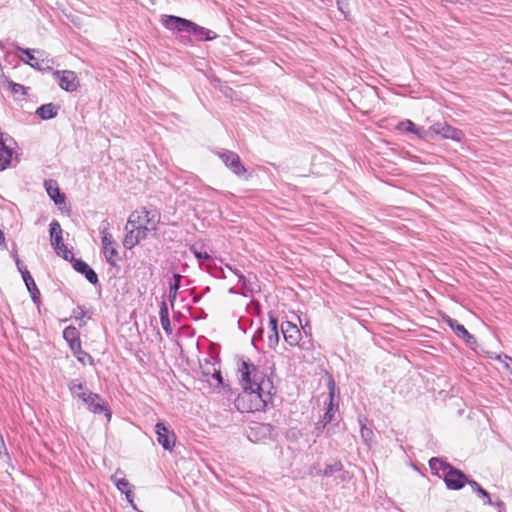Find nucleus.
<instances>
[{
    "mask_svg": "<svg viewBox=\"0 0 512 512\" xmlns=\"http://www.w3.org/2000/svg\"><path fill=\"white\" fill-rule=\"evenodd\" d=\"M190 251L194 254L195 258L198 260L201 265L203 261H207L211 259V255L207 252H202L196 248L195 245L190 247Z\"/></svg>",
    "mask_w": 512,
    "mask_h": 512,
    "instance_id": "nucleus-35",
    "label": "nucleus"
},
{
    "mask_svg": "<svg viewBox=\"0 0 512 512\" xmlns=\"http://www.w3.org/2000/svg\"><path fill=\"white\" fill-rule=\"evenodd\" d=\"M281 332L285 342L290 346H296L301 339V332L297 325L290 321L281 324Z\"/></svg>",
    "mask_w": 512,
    "mask_h": 512,
    "instance_id": "nucleus-16",
    "label": "nucleus"
},
{
    "mask_svg": "<svg viewBox=\"0 0 512 512\" xmlns=\"http://www.w3.org/2000/svg\"><path fill=\"white\" fill-rule=\"evenodd\" d=\"M163 330L166 334L170 335L172 333L171 323L169 318L160 319Z\"/></svg>",
    "mask_w": 512,
    "mask_h": 512,
    "instance_id": "nucleus-47",
    "label": "nucleus"
},
{
    "mask_svg": "<svg viewBox=\"0 0 512 512\" xmlns=\"http://www.w3.org/2000/svg\"><path fill=\"white\" fill-rule=\"evenodd\" d=\"M11 257L15 260L20 259L17 253L16 245L14 244V248L11 251Z\"/></svg>",
    "mask_w": 512,
    "mask_h": 512,
    "instance_id": "nucleus-53",
    "label": "nucleus"
},
{
    "mask_svg": "<svg viewBox=\"0 0 512 512\" xmlns=\"http://www.w3.org/2000/svg\"><path fill=\"white\" fill-rule=\"evenodd\" d=\"M135 236H137L138 240L141 241L147 236V232L151 231L150 229H147L145 227H139V226H131Z\"/></svg>",
    "mask_w": 512,
    "mask_h": 512,
    "instance_id": "nucleus-41",
    "label": "nucleus"
},
{
    "mask_svg": "<svg viewBox=\"0 0 512 512\" xmlns=\"http://www.w3.org/2000/svg\"><path fill=\"white\" fill-rule=\"evenodd\" d=\"M182 278H183L182 275H180L179 273H173L171 279L169 280L168 299H169V302L172 307L174 306V303H175L177 295H178V291L181 287Z\"/></svg>",
    "mask_w": 512,
    "mask_h": 512,
    "instance_id": "nucleus-25",
    "label": "nucleus"
},
{
    "mask_svg": "<svg viewBox=\"0 0 512 512\" xmlns=\"http://www.w3.org/2000/svg\"><path fill=\"white\" fill-rule=\"evenodd\" d=\"M338 10L344 15L345 19H348L349 15V3L348 0H337L336 2Z\"/></svg>",
    "mask_w": 512,
    "mask_h": 512,
    "instance_id": "nucleus-37",
    "label": "nucleus"
},
{
    "mask_svg": "<svg viewBox=\"0 0 512 512\" xmlns=\"http://www.w3.org/2000/svg\"><path fill=\"white\" fill-rule=\"evenodd\" d=\"M277 436L276 428L270 423H253L248 430L247 437L251 442H261L274 439Z\"/></svg>",
    "mask_w": 512,
    "mask_h": 512,
    "instance_id": "nucleus-6",
    "label": "nucleus"
},
{
    "mask_svg": "<svg viewBox=\"0 0 512 512\" xmlns=\"http://www.w3.org/2000/svg\"><path fill=\"white\" fill-rule=\"evenodd\" d=\"M442 320L448 327H450L455 334L463 339V341L469 345L473 346L477 344L476 338L469 333V331L464 327V325L460 324L456 319H453L452 317L448 315H444L442 317Z\"/></svg>",
    "mask_w": 512,
    "mask_h": 512,
    "instance_id": "nucleus-13",
    "label": "nucleus"
},
{
    "mask_svg": "<svg viewBox=\"0 0 512 512\" xmlns=\"http://www.w3.org/2000/svg\"><path fill=\"white\" fill-rule=\"evenodd\" d=\"M471 479L460 469L453 467L444 475V483L448 490H460L468 485Z\"/></svg>",
    "mask_w": 512,
    "mask_h": 512,
    "instance_id": "nucleus-10",
    "label": "nucleus"
},
{
    "mask_svg": "<svg viewBox=\"0 0 512 512\" xmlns=\"http://www.w3.org/2000/svg\"><path fill=\"white\" fill-rule=\"evenodd\" d=\"M493 506H496L498 508V512H505V504L502 500L497 499L496 501H494Z\"/></svg>",
    "mask_w": 512,
    "mask_h": 512,
    "instance_id": "nucleus-50",
    "label": "nucleus"
},
{
    "mask_svg": "<svg viewBox=\"0 0 512 512\" xmlns=\"http://www.w3.org/2000/svg\"><path fill=\"white\" fill-rule=\"evenodd\" d=\"M396 129L400 132H406L416 135L420 139H426L429 136V131H427L423 127L417 126L413 121L409 119L400 121L397 124Z\"/></svg>",
    "mask_w": 512,
    "mask_h": 512,
    "instance_id": "nucleus-19",
    "label": "nucleus"
},
{
    "mask_svg": "<svg viewBox=\"0 0 512 512\" xmlns=\"http://www.w3.org/2000/svg\"><path fill=\"white\" fill-rule=\"evenodd\" d=\"M7 82L9 84V88L13 94H19V93L23 94V95L26 94L25 87L23 85H21L19 83H15L13 81H9V80H7Z\"/></svg>",
    "mask_w": 512,
    "mask_h": 512,
    "instance_id": "nucleus-39",
    "label": "nucleus"
},
{
    "mask_svg": "<svg viewBox=\"0 0 512 512\" xmlns=\"http://www.w3.org/2000/svg\"><path fill=\"white\" fill-rule=\"evenodd\" d=\"M84 316L85 313L81 307H77V309L74 310V317L76 320L80 321V326L85 324V322L83 321Z\"/></svg>",
    "mask_w": 512,
    "mask_h": 512,
    "instance_id": "nucleus-46",
    "label": "nucleus"
},
{
    "mask_svg": "<svg viewBox=\"0 0 512 512\" xmlns=\"http://www.w3.org/2000/svg\"><path fill=\"white\" fill-rule=\"evenodd\" d=\"M328 388H329V403H328V406H327V409H326L324 415L321 418L323 423L327 424V425L333 420L334 412L338 408V405L334 403L335 382L333 379L329 380Z\"/></svg>",
    "mask_w": 512,
    "mask_h": 512,
    "instance_id": "nucleus-23",
    "label": "nucleus"
},
{
    "mask_svg": "<svg viewBox=\"0 0 512 512\" xmlns=\"http://www.w3.org/2000/svg\"><path fill=\"white\" fill-rule=\"evenodd\" d=\"M21 276H22V279L25 283V285H29V284H32L34 279L33 277L31 276L30 272L28 271V269L22 271L21 273Z\"/></svg>",
    "mask_w": 512,
    "mask_h": 512,
    "instance_id": "nucleus-48",
    "label": "nucleus"
},
{
    "mask_svg": "<svg viewBox=\"0 0 512 512\" xmlns=\"http://www.w3.org/2000/svg\"><path fill=\"white\" fill-rule=\"evenodd\" d=\"M118 475H124V473L118 469L111 477L112 482L121 493L125 494L127 501L131 504L133 509L137 510V507L133 501L134 494L131 490L130 483L124 477L118 478Z\"/></svg>",
    "mask_w": 512,
    "mask_h": 512,
    "instance_id": "nucleus-15",
    "label": "nucleus"
},
{
    "mask_svg": "<svg viewBox=\"0 0 512 512\" xmlns=\"http://www.w3.org/2000/svg\"><path fill=\"white\" fill-rule=\"evenodd\" d=\"M110 223L107 219L103 220L99 225V232L101 234L103 254L108 264L115 267L117 266L119 255L115 246V241L109 233Z\"/></svg>",
    "mask_w": 512,
    "mask_h": 512,
    "instance_id": "nucleus-5",
    "label": "nucleus"
},
{
    "mask_svg": "<svg viewBox=\"0 0 512 512\" xmlns=\"http://www.w3.org/2000/svg\"><path fill=\"white\" fill-rule=\"evenodd\" d=\"M84 404L87 409L94 414H104L107 421L109 422L112 417V412L108 404L102 399L97 393H90L87 398L84 399Z\"/></svg>",
    "mask_w": 512,
    "mask_h": 512,
    "instance_id": "nucleus-7",
    "label": "nucleus"
},
{
    "mask_svg": "<svg viewBox=\"0 0 512 512\" xmlns=\"http://www.w3.org/2000/svg\"><path fill=\"white\" fill-rule=\"evenodd\" d=\"M160 214L156 209L147 210L145 207L132 212L129 216L126 229L129 226L145 227L150 230H155L159 222Z\"/></svg>",
    "mask_w": 512,
    "mask_h": 512,
    "instance_id": "nucleus-4",
    "label": "nucleus"
},
{
    "mask_svg": "<svg viewBox=\"0 0 512 512\" xmlns=\"http://www.w3.org/2000/svg\"><path fill=\"white\" fill-rule=\"evenodd\" d=\"M92 393L91 391H82L80 394H78L77 396H75L74 398H78L80 399L83 403H84V399L87 398V395Z\"/></svg>",
    "mask_w": 512,
    "mask_h": 512,
    "instance_id": "nucleus-52",
    "label": "nucleus"
},
{
    "mask_svg": "<svg viewBox=\"0 0 512 512\" xmlns=\"http://www.w3.org/2000/svg\"><path fill=\"white\" fill-rule=\"evenodd\" d=\"M429 134L440 135L444 139H451L460 142L464 136L460 129H457L446 122H436L429 128Z\"/></svg>",
    "mask_w": 512,
    "mask_h": 512,
    "instance_id": "nucleus-8",
    "label": "nucleus"
},
{
    "mask_svg": "<svg viewBox=\"0 0 512 512\" xmlns=\"http://www.w3.org/2000/svg\"><path fill=\"white\" fill-rule=\"evenodd\" d=\"M160 319L169 318V310L165 301L161 302L160 310H159Z\"/></svg>",
    "mask_w": 512,
    "mask_h": 512,
    "instance_id": "nucleus-45",
    "label": "nucleus"
},
{
    "mask_svg": "<svg viewBox=\"0 0 512 512\" xmlns=\"http://www.w3.org/2000/svg\"><path fill=\"white\" fill-rule=\"evenodd\" d=\"M214 380H216L218 386H222L224 383L220 366L217 368H212V375H210Z\"/></svg>",
    "mask_w": 512,
    "mask_h": 512,
    "instance_id": "nucleus-42",
    "label": "nucleus"
},
{
    "mask_svg": "<svg viewBox=\"0 0 512 512\" xmlns=\"http://www.w3.org/2000/svg\"><path fill=\"white\" fill-rule=\"evenodd\" d=\"M269 327L267 331V347L270 349H275L279 343V331H278V319L272 313L269 312Z\"/></svg>",
    "mask_w": 512,
    "mask_h": 512,
    "instance_id": "nucleus-18",
    "label": "nucleus"
},
{
    "mask_svg": "<svg viewBox=\"0 0 512 512\" xmlns=\"http://www.w3.org/2000/svg\"><path fill=\"white\" fill-rule=\"evenodd\" d=\"M15 264L20 273L27 269V267L22 263V261L20 259L15 260Z\"/></svg>",
    "mask_w": 512,
    "mask_h": 512,
    "instance_id": "nucleus-51",
    "label": "nucleus"
},
{
    "mask_svg": "<svg viewBox=\"0 0 512 512\" xmlns=\"http://www.w3.org/2000/svg\"><path fill=\"white\" fill-rule=\"evenodd\" d=\"M56 80H58L59 86L61 89L67 92L76 91L79 82L76 76V73L71 70H57L53 73Z\"/></svg>",
    "mask_w": 512,
    "mask_h": 512,
    "instance_id": "nucleus-12",
    "label": "nucleus"
},
{
    "mask_svg": "<svg viewBox=\"0 0 512 512\" xmlns=\"http://www.w3.org/2000/svg\"><path fill=\"white\" fill-rule=\"evenodd\" d=\"M229 293L230 294H241V292L236 291V289L233 287L229 289Z\"/></svg>",
    "mask_w": 512,
    "mask_h": 512,
    "instance_id": "nucleus-55",
    "label": "nucleus"
},
{
    "mask_svg": "<svg viewBox=\"0 0 512 512\" xmlns=\"http://www.w3.org/2000/svg\"><path fill=\"white\" fill-rule=\"evenodd\" d=\"M45 188L49 197L54 201L56 205H61L65 202L66 196L60 191L59 187L56 185V182H45Z\"/></svg>",
    "mask_w": 512,
    "mask_h": 512,
    "instance_id": "nucleus-24",
    "label": "nucleus"
},
{
    "mask_svg": "<svg viewBox=\"0 0 512 512\" xmlns=\"http://www.w3.org/2000/svg\"><path fill=\"white\" fill-rule=\"evenodd\" d=\"M63 338L81 364L85 365L88 363L89 365H94L93 357L82 349L80 333L76 327H66L63 331Z\"/></svg>",
    "mask_w": 512,
    "mask_h": 512,
    "instance_id": "nucleus-3",
    "label": "nucleus"
},
{
    "mask_svg": "<svg viewBox=\"0 0 512 512\" xmlns=\"http://www.w3.org/2000/svg\"><path fill=\"white\" fill-rule=\"evenodd\" d=\"M72 266L78 273L84 275L91 284L97 285L99 283L96 272L82 259H73Z\"/></svg>",
    "mask_w": 512,
    "mask_h": 512,
    "instance_id": "nucleus-20",
    "label": "nucleus"
},
{
    "mask_svg": "<svg viewBox=\"0 0 512 512\" xmlns=\"http://www.w3.org/2000/svg\"><path fill=\"white\" fill-rule=\"evenodd\" d=\"M161 24L177 35L179 42L185 46L192 45L194 41H212L218 37L216 32L180 16L163 15Z\"/></svg>",
    "mask_w": 512,
    "mask_h": 512,
    "instance_id": "nucleus-2",
    "label": "nucleus"
},
{
    "mask_svg": "<svg viewBox=\"0 0 512 512\" xmlns=\"http://www.w3.org/2000/svg\"><path fill=\"white\" fill-rule=\"evenodd\" d=\"M338 473L339 475L335 477V481L337 484L349 482L352 478L351 473L344 470L343 468L342 471H339Z\"/></svg>",
    "mask_w": 512,
    "mask_h": 512,
    "instance_id": "nucleus-38",
    "label": "nucleus"
},
{
    "mask_svg": "<svg viewBox=\"0 0 512 512\" xmlns=\"http://www.w3.org/2000/svg\"><path fill=\"white\" fill-rule=\"evenodd\" d=\"M49 232L52 246L59 245V243L63 242L62 228L57 220L54 219L51 221L49 225Z\"/></svg>",
    "mask_w": 512,
    "mask_h": 512,
    "instance_id": "nucleus-29",
    "label": "nucleus"
},
{
    "mask_svg": "<svg viewBox=\"0 0 512 512\" xmlns=\"http://www.w3.org/2000/svg\"><path fill=\"white\" fill-rule=\"evenodd\" d=\"M429 467L431 473L442 480L444 479V475L450 471L454 466L447 462L444 458L441 457H432L429 460Z\"/></svg>",
    "mask_w": 512,
    "mask_h": 512,
    "instance_id": "nucleus-21",
    "label": "nucleus"
},
{
    "mask_svg": "<svg viewBox=\"0 0 512 512\" xmlns=\"http://www.w3.org/2000/svg\"><path fill=\"white\" fill-rule=\"evenodd\" d=\"M468 485L471 487L473 493H475L482 500L484 505H494V501L492 500L490 493L485 490L477 481L470 480Z\"/></svg>",
    "mask_w": 512,
    "mask_h": 512,
    "instance_id": "nucleus-26",
    "label": "nucleus"
},
{
    "mask_svg": "<svg viewBox=\"0 0 512 512\" xmlns=\"http://www.w3.org/2000/svg\"><path fill=\"white\" fill-rule=\"evenodd\" d=\"M26 288L31 296L32 301L38 305L40 303V291L37 288L35 281H33L32 284L26 285Z\"/></svg>",
    "mask_w": 512,
    "mask_h": 512,
    "instance_id": "nucleus-34",
    "label": "nucleus"
},
{
    "mask_svg": "<svg viewBox=\"0 0 512 512\" xmlns=\"http://www.w3.org/2000/svg\"><path fill=\"white\" fill-rule=\"evenodd\" d=\"M139 242L140 241L138 240L137 236H135V233H134L133 229L131 228L124 238V246L126 248L131 249L134 246H136Z\"/></svg>",
    "mask_w": 512,
    "mask_h": 512,
    "instance_id": "nucleus-33",
    "label": "nucleus"
},
{
    "mask_svg": "<svg viewBox=\"0 0 512 512\" xmlns=\"http://www.w3.org/2000/svg\"><path fill=\"white\" fill-rule=\"evenodd\" d=\"M225 267L238 277V280L241 283L242 288L241 295L244 297L252 295L253 292L255 291V287L251 280L246 278V276L239 269L233 267L232 265L225 264Z\"/></svg>",
    "mask_w": 512,
    "mask_h": 512,
    "instance_id": "nucleus-22",
    "label": "nucleus"
},
{
    "mask_svg": "<svg viewBox=\"0 0 512 512\" xmlns=\"http://www.w3.org/2000/svg\"><path fill=\"white\" fill-rule=\"evenodd\" d=\"M219 363L212 362L211 360L206 359L204 364H200V368L204 376L208 377L212 375V368H217Z\"/></svg>",
    "mask_w": 512,
    "mask_h": 512,
    "instance_id": "nucleus-36",
    "label": "nucleus"
},
{
    "mask_svg": "<svg viewBox=\"0 0 512 512\" xmlns=\"http://www.w3.org/2000/svg\"><path fill=\"white\" fill-rule=\"evenodd\" d=\"M343 464L339 460H335L332 463H326L324 469H317L315 475L322 477H331L335 473L342 471Z\"/></svg>",
    "mask_w": 512,
    "mask_h": 512,
    "instance_id": "nucleus-28",
    "label": "nucleus"
},
{
    "mask_svg": "<svg viewBox=\"0 0 512 512\" xmlns=\"http://www.w3.org/2000/svg\"><path fill=\"white\" fill-rule=\"evenodd\" d=\"M372 435H373L372 430L365 427L363 424H361V436L364 439V441L368 442V440L371 439Z\"/></svg>",
    "mask_w": 512,
    "mask_h": 512,
    "instance_id": "nucleus-44",
    "label": "nucleus"
},
{
    "mask_svg": "<svg viewBox=\"0 0 512 512\" xmlns=\"http://www.w3.org/2000/svg\"><path fill=\"white\" fill-rule=\"evenodd\" d=\"M155 433L157 435V442L164 450L171 451L175 446L176 435L174 431L170 430L164 422H157L155 425Z\"/></svg>",
    "mask_w": 512,
    "mask_h": 512,
    "instance_id": "nucleus-11",
    "label": "nucleus"
},
{
    "mask_svg": "<svg viewBox=\"0 0 512 512\" xmlns=\"http://www.w3.org/2000/svg\"><path fill=\"white\" fill-rule=\"evenodd\" d=\"M218 271H219V273H220L219 277H222V278H225V277H226V275H225L224 270H223V268H222V267H220V268L218 269Z\"/></svg>",
    "mask_w": 512,
    "mask_h": 512,
    "instance_id": "nucleus-54",
    "label": "nucleus"
},
{
    "mask_svg": "<svg viewBox=\"0 0 512 512\" xmlns=\"http://www.w3.org/2000/svg\"><path fill=\"white\" fill-rule=\"evenodd\" d=\"M265 342L264 340V329L262 327H260L259 329H257V331L254 333L253 337H252V345L258 350H262L263 349V343Z\"/></svg>",
    "mask_w": 512,
    "mask_h": 512,
    "instance_id": "nucleus-31",
    "label": "nucleus"
},
{
    "mask_svg": "<svg viewBox=\"0 0 512 512\" xmlns=\"http://www.w3.org/2000/svg\"><path fill=\"white\" fill-rule=\"evenodd\" d=\"M19 52L22 53L27 57L26 63L29 64L31 67L37 69V70H46L50 69V66L48 64V61H44V59H39L38 57L34 56V52L37 53L39 56H43L45 54L44 51L41 50H32L29 48H18Z\"/></svg>",
    "mask_w": 512,
    "mask_h": 512,
    "instance_id": "nucleus-17",
    "label": "nucleus"
},
{
    "mask_svg": "<svg viewBox=\"0 0 512 512\" xmlns=\"http://www.w3.org/2000/svg\"><path fill=\"white\" fill-rule=\"evenodd\" d=\"M0 249H2V250L7 249L5 234L2 229H0Z\"/></svg>",
    "mask_w": 512,
    "mask_h": 512,
    "instance_id": "nucleus-49",
    "label": "nucleus"
},
{
    "mask_svg": "<svg viewBox=\"0 0 512 512\" xmlns=\"http://www.w3.org/2000/svg\"><path fill=\"white\" fill-rule=\"evenodd\" d=\"M327 426V424H324L323 421L320 419L316 424H315V428H314V431H313V434L315 435V437H320L325 429V427Z\"/></svg>",
    "mask_w": 512,
    "mask_h": 512,
    "instance_id": "nucleus-43",
    "label": "nucleus"
},
{
    "mask_svg": "<svg viewBox=\"0 0 512 512\" xmlns=\"http://www.w3.org/2000/svg\"><path fill=\"white\" fill-rule=\"evenodd\" d=\"M58 109L54 103L43 104L37 108L36 115L43 120H49L57 116Z\"/></svg>",
    "mask_w": 512,
    "mask_h": 512,
    "instance_id": "nucleus-27",
    "label": "nucleus"
},
{
    "mask_svg": "<svg viewBox=\"0 0 512 512\" xmlns=\"http://www.w3.org/2000/svg\"><path fill=\"white\" fill-rule=\"evenodd\" d=\"M53 248L58 256L62 257L67 261H70L71 263L73 262V259H76L72 251L68 249L64 242L59 243V245L53 246Z\"/></svg>",
    "mask_w": 512,
    "mask_h": 512,
    "instance_id": "nucleus-30",
    "label": "nucleus"
},
{
    "mask_svg": "<svg viewBox=\"0 0 512 512\" xmlns=\"http://www.w3.org/2000/svg\"><path fill=\"white\" fill-rule=\"evenodd\" d=\"M68 389L71 393V395L73 397L77 396L78 394H80L82 391L85 390V386L84 384L79 381L78 379H73L71 381H69L68 383Z\"/></svg>",
    "mask_w": 512,
    "mask_h": 512,
    "instance_id": "nucleus-32",
    "label": "nucleus"
},
{
    "mask_svg": "<svg viewBox=\"0 0 512 512\" xmlns=\"http://www.w3.org/2000/svg\"><path fill=\"white\" fill-rule=\"evenodd\" d=\"M302 436V433L299 429L297 428H290L287 433H286V438L289 440V441H297L298 439H300Z\"/></svg>",
    "mask_w": 512,
    "mask_h": 512,
    "instance_id": "nucleus-40",
    "label": "nucleus"
},
{
    "mask_svg": "<svg viewBox=\"0 0 512 512\" xmlns=\"http://www.w3.org/2000/svg\"><path fill=\"white\" fill-rule=\"evenodd\" d=\"M237 373L242 392L238 394L234 405L241 413L265 410L273 405L276 387L272 379L250 359L239 358Z\"/></svg>",
    "mask_w": 512,
    "mask_h": 512,
    "instance_id": "nucleus-1",
    "label": "nucleus"
},
{
    "mask_svg": "<svg viewBox=\"0 0 512 512\" xmlns=\"http://www.w3.org/2000/svg\"><path fill=\"white\" fill-rule=\"evenodd\" d=\"M11 144H15L13 138L2 134L0 139V171L5 170L11 163L13 155Z\"/></svg>",
    "mask_w": 512,
    "mask_h": 512,
    "instance_id": "nucleus-14",
    "label": "nucleus"
},
{
    "mask_svg": "<svg viewBox=\"0 0 512 512\" xmlns=\"http://www.w3.org/2000/svg\"><path fill=\"white\" fill-rule=\"evenodd\" d=\"M219 157L227 168L231 170L238 177H242L246 174L247 170L242 164L239 155L230 150H224L219 153Z\"/></svg>",
    "mask_w": 512,
    "mask_h": 512,
    "instance_id": "nucleus-9",
    "label": "nucleus"
}]
</instances>
